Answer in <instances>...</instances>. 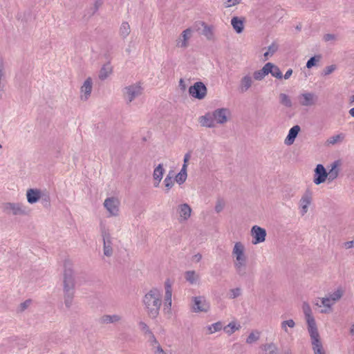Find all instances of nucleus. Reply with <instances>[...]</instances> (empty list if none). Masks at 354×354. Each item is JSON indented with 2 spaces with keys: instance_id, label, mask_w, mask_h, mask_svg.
<instances>
[{
  "instance_id": "nucleus-5",
  "label": "nucleus",
  "mask_w": 354,
  "mask_h": 354,
  "mask_svg": "<svg viewBox=\"0 0 354 354\" xmlns=\"http://www.w3.org/2000/svg\"><path fill=\"white\" fill-rule=\"evenodd\" d=\"M75 280L73 277V271L71 268V263L69 261L64 263V279H63V290H74Z\"/></svg>"
},
{
  "instance_id": "nucleus-49",
  "label": "nucleus",
  "mask_w": 354,
  "mask_h": 354,
  "mask_svg": "<svg viewBox=\"0 0 354 354\" xmlns=\"http://www.w3.org/2000/svg\"><path fill=\"white\" fill-rule=\"evenodd\" d=\"M164 183L166 187V192H168L174 185V181L170 176H166L164 180Z\"/></svg>"
},
{
  "instance_id": "nucleus-58",
  "label": "nucleus",
  "mask_w": 354,
  "mask_h": 354,
  "mask_svg": "<svg viewBox=\"0 0 354 354\" xmlns=\"http://www.w3.org/2000/svg\"><path fill=\"white\" fill-rule=\"evenodd\" d=\"M41 199L42 202L44 203V205L45 207H47L50 204V196L48 194H44L41 192V197L40 198Z\"/></svg>"
},
{
  "instance_id": "nucleus-34",
  "label": "nucleus",
  "mask_w": 354,
  "mask_h": 354,
  "mask_svg": "<svg viewBox=\"0 0 354 354\" xmlns=\"http://www.w3.org/2000/svg\"><path fill=\"white\" fill-rule=\"evenodd\" d=\"M150 340L151 342L154 354H167L158 344L154 335H151Z\"/></svg>"
},
{
  "instance_id": "nucleus-63",
  "label": "nucleus",
  "mask_w": 354,
  "mask_h": 354,
  "mask_svg": "<svg viewBox=\"0 0 354 354\" xmlns=\"http://www.w3.org/2000/svg\"><path fill=\"white\" fill-rule=\"evenodd\" d=\"M194 260L196 261V262H199L201 259H202V255L199 253L195 254L194 257Z\"/></svg>"
},
{
  "instance_id": "nucleus-51",
  "label": "nucleus",
  "mask_w": 354,
  "mask_h": 354,
  "mask_svg": "<svg viewBox=\"0 0 354 354\" xmlns=\"http://www.w3.org/2000/svg\"><path fill=\"white\" fill-rule=\"evenodd\" d=\"M224 207H225V201L221 198H218L216 201V203L215 205V211L217 213H219L223 209Z\"/></svg>"
},
{
  "instance_id": "nucleus-37",
  "label": "nucleus",
  "mask_w": 354,
  "mask_h": 354,
  "mask_svg": "<svg viewBox=\"0 0 354 354\" xmlns=\"http://www.w3.org/2000/svg\"><path fill=\"white\" fill-rule=\"evenodd\" d=\"M279 46L275 42H273L268 48V50L264 53L263 57L265 60L268 59V57L273 55L278 50Z\"/></svg>"
},
{
  "instance_id": "nucleus-24",
  "label": "nucleus",
  "mask_w": 354,
  "mask_h": 354,
  "mask_svg": "<svg viewBox=\"0 0 354 354\" xmlns=\"http://www.w3.org/2000/svg\"><path fill=\"white\" fill-rule=\"evenodd\" d=\"M122 320V317L119 315H104L100 318V323L105 324H115Z\"/></svg>"
},
{
  "instance_id": "nucleus-62",
  "label": "nucleus",
  "mask_w": 354,
  "mask_h": 354,
  "mask_svg": "<svg viewBox=\"0 0 354 354\" xmlns=\"http://www.w3.org/2000/svg\"><path fill=\"white\" fill-rule=\"evenodd\" d=\"M187 167H186L185 165H183L180 173L187 176Z\"/></svg>"
},
{
  "instance_id": "nucleus-41",
  "label": "nucleus",
  "mask_w": 354,
  "mask_h": 354,
  "mask_svg": "<svg viewBox=\"0 0 354 354\" xmlns=\"http://www.w3.org/2000/svg\"><path fill=\"white\" fill-rule=\"evenodd\" d=\"M223 328V324L221 322H216L209 325L207 327V330L209 334H212L214 333L220 331Z\"/></svg>"
},
{
  "instance_id": "nucleus-20",
  "label": "nucleus",
  "mask_w": 354,
  "mask_h": 354,
  "mask_svg": "<svg viewBox=\"0 0 354 354\" xmlns=\"http://www.w3.org/2000/svg\"><path fill=\"white\" fill-rule=\"evenodd\" d=\"M252 77L250 74L244 75L240 80L239 91L242 93L246 92L252 86Z\"/></svg>"
},
{
  "instance_id": "nucleus-29",
  "label": "nucleus",
  "mask_w": 354,
  "mask_h": 354,
  "mask_svg": "<svg viewBox=\"0 0 354 354\" xmlns=\"http://www.w3.org/2000/svg\"><path fill=\"white\" fill-rule=\"evenodd\" d=\"M231 24L234 30L239 34L241 33L244 29L243 21L238 17H234L231 19Z\"/></svg>"
},
{
  "instance_id": "nucleus-60",
  "label": "nucleus",
  "mask_w": 354,
  "mask_h": 354,
  "mask_svg": "<svg viewBox=\"0 0 354 354\" xmlns=\"http://www.w3.org/2000/svg\"><path fill=\"white\" fill-rule=\"evenodd\" d=\"M344 247L346 249L351 248L354 247V241H350L344 243Z\"/></svg>"
},
{
  "instance_id": "nucleus-55",
  "label": "nucleus",
  "mask_w": 354,
  "mask_h": 354,
  "mask_svg": "<svg viewBox=\"0 0 354 354\" xmlns=\"http://www.w3.org/2000/svg\"><path fill=\"white\" fill-rule=\"evenodd\" d=\"M187 177L186 176L180 174V172L175 176V180L177 183H178L179 185L185 182L186 179H187Z\"/></svg>"
},
{
  "instance_id": "nucleus-23",
  "label": "nucleus",
  "mask_w": 354,
  "mask_h": 354,
  "mask_svg": "<svg viewBox=\"0 0 354 354\" xmlns=\"http://www.w3.org/2000/svg\"><path fill=\"white\" fill-rule=\"evenodd\" d=\"M300 129H301L299 125H295L289 130L288 134L284 141L286 145H291L294 143Z\"/></svg>"
},
{
  "instance_id": "nucleus-30",
  "label": "nucleus",
  "mask_w": 354,
  "mask_h": 354,
  "mask_svg": "<svg viewBox=\"0 0 354 354\" xmlns=\"http://www.w3.org/2000/svg\"><path fill=\"white\" fill-rule=\"evenodd\" d=\"M235 270L240 277H246L247 275V267L246 261L243 262H234V263Z\"/></svg>"
},
{
  "instance_id": "nucleus-15",
  "label": "nucleus",
  "mask_w": 354,
  "mask_h": 354,
  "mask_svg": "<svg viewBox=\"0 0 354 354\" xmlns=\"http://www.w3.org/2000/svg\"><path fill=\"white\" fill-rule=\"evenodd\" d=\"M232 255L236 259L234 262H243L247 261V257L245 254V246L242 243H235L232 250Z\"/></svg>"
},
{
  "instance_id": "nucleus-17",
  "label": "nucleus",
  "mask_w": 354,
  "mask_h": 354,
  "mask_svg": "<svg viewBox=\"0 0 354 354\" xmlns=\"http://www.w3.org/2000/svg\"><path fill=\"white\" fill-rule=\"evenodd\" d=\"M93 88V81L91 77H88L83 83L82 86L80 88L81 92V100L86 101L87 100L91 93Z\"/></svg>"
},
{
  "instance_id": "nucleus-36",
  "label": "nucleus",
  "mask_w": 354,
  "mask_h": 354,
  "mask_svg": "<svg viewBox=\"0 0 354 354\" xmlns=\"http://www.w3.org/2000/svg\"><path fill=\"white\" fill-rule=\"evenodd\" d=\"M267 64L271 65L269 70V73H270L273 77L277 78V79H281L283 77L282 73L279 69V68L272 63L268 62Z\"/></svg>"
},
{
  "instance_id": "nucleus-53",
  "label": "nucleus",
  "mask_w": 354,
  "mask_h": 354,
  "mask_svg": "<svg viewBox=\"0 0 354 354\" xmlns=\"http://www.w3.org/2000/svg\"><path fill=\"white\" fill-rule=\"evenodd\" d=\"M103 0H94L93 6L91 8L92 15H94L102 6Z\"/></svg>"
},
{
  "instance_id": "nucleus-18",
  "label": "nucleus",
  "mask_w": 354,
  "mask_h": 354,
  "mask_svg": "<svg viewBox=\"0 0 354 354\" xmlns=\"http://www.w3.org/2000/svg\"><path fill=\"white\" fill-rule=\"evenodd\" d=\"M165 310H171V296H172V288L170 281L167 280L165 283Z\"/></svg>"
},
{
  "instance_id": "nucleus-22",
  "label": "nucleus",
  "mask_w": 354,
  "mask_h": 354,
  "mask_svg": "<svg viewBox=\"0 0 354 354\" xmlns=\"http://www.w3.org/2000/svg\"><path fill=\"white\" fill-rule=\"evenodd\" d=\"M341 165V161L339 160L334 161L331 164V169L327 172L328 177L327 179L329 182H331L336 179L339 175V167Z\"/></svg>"
},
{
  "instance_id": "nucleus-40",
  "label": "nucleus",
  "mask_w": 354,
  "mask_h": 354,
  "mask_svg": "<svg viewBox=\"0 0 354 354\" xmlns=\"http://www.w3.org/2000/svg\"><path fill=\"white\" fill-rule=\"evenodd\" d=\"M344 139V135L343 133H339L336 136L330 137L327 140V142L329 145H334L337 144V142H342Z\"/></svg>"
},
{
  "instance_id": "nucleus-42",
  "label": "nucleus",
  "mask_w": 354,
  "mask_h": 354,
  "mask_svg": "<svg viewBox=\"0 0 354 354\" xmlns=\"http://www.w3.org/2000/svg\"><path fill=\"white\" fill-rule=\"evenodd\" d=\"M260 338V333L258 331L252 332L246 339V343L248 344H252L257 341H258Z\"/></svg>"
},
{
  "instance_id": "nucleus-11",
  "label": "nucleus",
  "mask_w": 354,
  "mask_h": 354,
  "mask_svg": "<svg viewBox=\"0 0 354 354\" xmlns=\"http://www.w3.org/2000/svg\"><path fill=\"white\" fill-rule=\"evenodd\" d=\"M313 201V194L309 189H307L299 200V208L301 216L305 215L308 211V207Z\"/></svg>"
},
{
  "instance_id": "nucleus-1",
  "label": "nucleus",
  "mask_w": 354,
  "mask_h": 354,
  "mask_svg": "<svg viewBox=\"0 0 354 354\" xmlns=\"http://www.w3.org/2000/svg\"><path fill=\"white\" fill-rule=\"evenodd\" d=\"M302 310L307 322L308 331L311 339L314 353L325 354L322 344L320 341V337L318 333L317 324L315 318L313 316L312 310L310 305L307 302H304L302 304Z\"/></svg>"
},
{
  "instance_id": "nucleus-9",
  "label": "nucleus",
  "mask_w": 354,
  "mask_h": 354,
  "mask_svg": "<svg viewBox=\"0 0 354 354\" xmlns=\"http://www.w3.org/2000/svg\"><path fill=\"white\" fill-rule=\"evenodd\" d=\"M298 100L302 106H313L317 104L318 97L314 93L306 92L298 96Z\"/></svg>"
},
{
  "instance_id": "nucleus-64",
  "label": "nucleus",
  "mask_w": 354,
  "mask_h": 354,
  "mask_svg": "<svg viewBox=\"0 0 354 354\" xmlns=\"http://www.w3.org/2000/svg\"><path fill=\"white\" fill-rule=\"evenodd\" d=\"M179 86H180L181 89L185 90L186 86H185V82H184V80L183 79L180 80V81H179Z\"/></svg>"
},
{
  "instance_id": "nucleus-14",
  "label": "nucleus",
  "mask_w": 354,
  "mask_h": 354,
  "mask_svg": "<svg viewBox=\"0 0 354 354\" xmlns=\"http://www.w3.org/2000/svg\"><path fill=\"white\" fill-rule=\"evenodd\" d=\"M251 234L253 237L252 243L257 244L265 241L266 231L258 225H254L252 227Z\"/></svg>"
},
{
  "instance_id": "nucleus-54",
  "label": "nucleus",
  "mask_w": 354,
  "mask_h": 354,
  "mask_svg": "<svg viewBox=\"0 0 354 354\" xmlns=\"http://www.w3.org/2000/svg\"><path fill=\"white\" fill-rule=\"evenodd\" d=\"M241 294V290L239 288H236L230 290V298L235 299L239 297Z\"/></svg>"
},
{
  "instance_id": "nucleus-21",
  "label": "nucleus",
  "mask_w": 354,
  "mask_h": 354,
  "mask_svg": "<svg viewBox=\"0 0 354 354\" xmlns=\"http://www.w3.org/2000/svg\"><path fill=\"white\" fill-rule=\"evenodd\" d=\"M41 197V191L38 189H28L26 192V198L29 203H37Z\"/></svg>"
},
{
  "instance_id": "nucleus-32",
  "label": "nucleus",
  "mask_w": 354,
  "mask_h": 354,
  "mask_svg": "<svg viewBox=\"0 0 354 354\" xmlns=\"http://www.w3.org/2000/svg\"><path fill=\"white\" fill-rule=\"evenodd\" d=\"M74 290L64 291V304L67 308H70L73 304Z\"/></svg>"
},
{
  "instance_id": "nucleus-50",
  "label": "nucleus",
  "mask_w": 354,
  "mask_h": 354,
  "mask_svg": "<svg viewBox=\"0 0 354 354\" xmlns=\"http://www.w3.org/2000/svg\"><path fill=\"white\" fill-rule=\"evenodd\" d=\"M321 300H322V304L325 308H327L328 309H330L331 306L334 304V303H333L332 300L328 297V296L322 298Z\"/></svg>"
},
{
  "instance_id": "nucleus-57",
  "label": "nucleus",
  "mask_w": 354,
  "mask_h": 354,
  "mask_svg": "<svg viewBox=\"0 0 354 354\" xmlns=\"http://www.w3.org/2000/svg\"><path fill=\"white\" fill-rule=\"evenodd\" d=\"M241 0H225L224 6L225 8H230L239 4Z\"/></svg>"
},
{
  "instance_id": "nucleus-48",
  "label": "nucleus",
  "mask_w": 354,
  "mask_h": 354,
  "mask_svg": "<svg viewBox=\"0 0 354 354\" xmlns=\"http://www.w3.org/2000/svg\"><path fill=\"white\" fill-rule=\"evenodd\" d=\"M321 57V55H315L310 58L306 63V67L308 68H312L316 64L317 62H319L320 60Z\"/></svg>"
},
{
  "instance_id": "nucleus-35",
  "label": "nucleus",
  "mask_w": 354,
  "mask_h": 354,
  "mask_svg": "<svg viewBox=\"0 0 354 354\" xmlns=\"http://www.w3.org/2000/svg\"><path fill=\"white\" fill-rule=\"evenodd\" d=\"M344 291L342 288H338L334 292L328 294V297L332 300L333 303L339 301L344 295Z\"/></svg>"
},
{
  "instance_id": "nucleus-28",
  "label": "nucleus",
  "mask_w": 354,
  "mask_h": 354,
  "mask_svg": "<svg viewBox=\"0 0 354 354\" xmlns=\"http://www.w3.org/2000/svg\"><path fill=\"white\" fill-rule=\"evenodd\" d=\"M270 66L271 65H268L266 63L261 70L257 71L254 73V79L259 81L262 80L266 75L269 74V71H270L269 68Z\"/></svg>"
},
{
  "instance_id": "nucleus-47",
  "label": "nucleus",
  "mask_w": 354,
  "mask_h": 354,
  "mask_svg": "<svg viewBox=\"0 0 354 354\" xmlns=\"http://www.w3.org/2000/svg\"><path fill=\"white\" fill-rule=\"evenodd\" d=\"M32 300L31 299H27L25 301L21 303L17 308L18 313H22L25 311L31 304Z\"/></svg>"
},
{
  "instance_id": "nucleus-8",
  "label": "nucleus",
  "mask_w": 354,
  "mask_h": 354,
  "mask_svg": "<svg viewBox=\"0 0 354 354\" xmlns=\"http://www.w3.org/2000/svg\"><path fill=\"white\" fill-rule=\"evenodd\" d=\"M209 305L203 297H194L192 298V309L194 313L204 312L209 310Z\"/></svg>"
},
{
  "instance_id": "nucleus-16",
  "label": "nucleus",
  "mask_w": 354,
  "mask_h": 354,
  "mask_svg": "<svg viewBox=\"0 0 354 354\" xmlns=\"http://www.w3.org/2000/svg\"><path fill=\"white\" fill-rule=\"evenodd\" d=\"M328 175L324 167L321 164H318L315 169L314 183L316 185L323 183L327 179Z\"/></svg>"
},
{
  "instance_id": "nucleus-7",
  "label": "nucleus",
  "mask_w": 354,
  "mask_h": 354,
  "mask_svg": "<svg viewBox=\"0 0 354 354\" xmlns=\"http://www.w3.org/2000/svg\"><path fill=\"white\" fill-rule=\"evenodd\" d=\"M207 87L202 82H197L189 88V95L193 97L202 100L207 95Z\"/></svg>"
},
{
  "instance_id": "nucleus-46",
  "label": "nucleus",
  "mask_w": 354,
  "mask_h": 354,
  "mask_svg": "<svg viewBox=\"0 0 354 354\" xmlns=\"http://www.w3.org/2000/svg\"><path fill=\"white\" fill-rule=\"evenodd\" d=\"M5 76V66L3 59L0 57V91L3 88L2 80Z\"/></svg>"
},
{
  "instance_id": "nucleus-13",
  "label": "nucleus",
  "mask_w": 354,
  "mask_h": 354,
  "mask_svg": "<svg viewBox=\"0 0 354 354\" xmlns=\"http://www.w3.org/2000/svg\"><path fill=\"white\" fill-rule=\"evenodd\" d=\"M192 32L193 30L191 28L183 30L176 40V46L183 49L187 48L189 46V40L192 36Z\"/></svg>"
},
{
  "instance_id": "nucleus-2",
  "label": "nucleus",
  "mask_w": 354,
  "mask_h": 354,
  "mask_svg": "<svg viewBox=\"0 0 354 354\" xmlns=\"http://www.w3.org/2000/svg\"><path fill=\"white\" fill-rule=\"evenodd\" d=\"M144 309L149 317L156 319L162 306V294L157 288H152L142 298Z\"/></svg>"
},
{
  "instance_id": "nucleus-59",
  "label": "nucleus",
  "mask_w": 354,
  "mask_h": 354,
  "mask_svg": "<svg viewBox=\"0 0 354 354\" xmlns=\"http://www.w3.org/2000/svg\"><path fill=\"white\" fill-rule=\"evenodd\" d=\"M140 328L142 330L145 331V333H149L152 335L151 332L150 331L148 326L143 322H140L139 323Z\"/></svg>"
},
{
  "instance_id": "nucleus-52",
  "label": "nucleus",
  "mask_w": 354,
  "mask_h": 354,
  "mask_svg": "<svg viewBox=\"0 0 354 354\" xmlns=\"http://www.w3.org/2000/svg\"><path fill=\"white\" fill-rule=\"evenodd\" d=\"M323 39L324 41H335L337 40V35L335 34L328 33L324 35Z\"/></svg>"
},
{
  "instance_id": "nucleus-45",
  "label": "nucleus",
  "mask_w": 354,
  "mask_h": 354,
  "mask_svg": "<svg viewBox=\"0 0 354 354\" xmlns=\"http://www.w3.org/2000/svg\"><path fill=\"white\" fill-rule=\"evenodd\" d=\"M263 350L266 351H268V354H277L278 353L277 347L272 343L265 344L263 346Z\"/></svg>"
},
{
  "instance_id": "nucleus-61",
  "label": "nucleus",
  "mask_w": 354,
  "mask_h": 354,
  "mask_svg": "<svg viewBox=\"0 0 354 354\" xmlns=\"http://www.w3.org/2000/svg\"><path fill=\"white\" fill-rule=\"evenodd\" d=\"M292 74V70L291 68L288 69L284 75V79L288 80Z\"/></svg>"
},
{
  "instance_id": "nucleus-38",
  "label": "nucleus",
  "mask_w": 354,
  "mask_h": 354,
  "mask_svg": "<svg viewBox=\"0 0 354 354\" xmlns=\"http://www.w3.org/2000/svg\"><path fill=\"white\" fill-rule=\"evenodd\" d=\"M202 26H203V35L208 39L212 40L214 37V33L212 30V28L211 26H207L205 22L202 23Z\"/></svg>"
},
{
  "instance_id": "nucleus-33",
  "label": "nucleus",
  "mask_w": 354,
  "mask_h": 354,
  "mask_svg": "<svg viewBox=\"0 0 354 354\" xmlns=\"http://www.w3.org/2000/svg\"><path fill=\"white\" fill-rule=\"evenodd\" d=\"M279 103L286 108H292V102L290 96L286 93H280L279 95Z\"/></svg>"
},
{
  "instance_id": "nucleus-4",
  "label": "nucleus",
  "mask_w": 354,
  "mask_h": 354,
  "mask_svg": "<svg viewBox=\"0 0 354 354\" xmlns=\"http://www.w3.org/2000/svg\"><path fill=\"white\" fill-rule=\"evenodd\" d=\"M1 208L7 215L25 216L27 214L25 206L21 203H3Z\"/></svg>"
},
{
  "instance_id": "nucleus-3",
  "label": "nucleus",
  "mask_w": 354,
  "mask_h": 354,
  "mask_svg": "<svg viewBox=\"0 0 354 354\" xmlns=\"http://www.w3.org/2000/svg\"><path fill=\"white\" fill-rule=\"evenodd\" d=\"M142 91L143 88L138 83L125 86L122 89V95L126 104L129 105L136 98L142 95Z\"/></svg>"
},
{
  "instance_id": "nucleus-56",
  "label": "nucleus",
  "mask_w": 354,
  "mask_h": 354,
  "mask_svg": "<svg viewBox=\"0 0 354 354\" xmlns=\"http://www.w3.org/2000/svg\"><path fill=\"white\" fill-rule=\"evenodd\" d=\"M336 69V66L335 65H330V66H326L324 71H323V75H330V73H332Z\"/></svg>"
},
{
  "instance_id": "nucleus-44",
  "label": "nucleus",
  "mask_w": 354,
  "mask_h": 354,
  "mask_svg": "<svg viewBox=\"0 0 354 354\" xmlns=\"http://www.w3.org/2000/svg\"><path fill=\"white\" fill-rule=\"evenodd\" d=\"M240 327H241L240 325L236 326V324L234 322H230L227 326L224 327V330L228 335H232L236 330H239L240 328Z\"/></svg>"
},
{
  "instance_id": "nucleus-19",
  "label": "nucleus",
  "mask_w": 354,
  "mask_h": 354,
  "mask_svg": "<svg viewBox=\"0 0 354 354\" xmlns=\"http://www.w3.org/2000/svg\"><path fill=\"white\" fill-rule=\"evenodd\" d=\"M178 211L180 216V222L187 221L191 216L192 209L187 203L180 205Z\"/></svg>"
},
{
  "instance_id": "nucleus-6",
  "label": "nucleus",
  "mask_w": 354,
  "mask_h": 354,
  "mask_svg": "<svg viewBox=\"0 0 354 354\" xmlns=\"http://www.w3.org/2000/svg\"><path fill=\"white\" fill-rule=\"evenodd\" d=\"M101 235L103 239V252L106 257H111L113 255V248L111 236L109 229H107L104 225L101 224L100 225Z\"/></svg>"
},
{
  "instance_id": "nucleus-10",
  "label": "nucleus",
  "mask_w": 354,
  "mask_h": 354,
  "mask_svg": "<svg viewBox=\"0 0 354 354\" xmlns=\"http://www.w3.org/2000/svg\"><path fill=\"white\" fill-rule=\"evenodd\" d=\"M120 201L117 198L109 197L105 199L104 206L110 216H116L119 213Z\"/></svg>"
},
{
  "instance_id": "nucleus-43",
  "label": "nucleus",
  "mask_w": 354,
  "mask_h": 354,
  "mask_svg": "<svg viewBox=\"0 0 354 354\" xmlns=\"http://www.w3.org/2000/svg\"><path fill=\"white\" fill-rule=\"evenodd\" d=\"M281 328L284 330V332L288 333V328H294L295 326V322H294L293 319L286 320L281 322Z\"/></svg>"
},
{
  "instance_id": "nucleus-12",
  "label": "nucleus",
  "mask_w": 354,
  "mask_h": 354,
  "mask_svg": "<svg viewBox=\"0 0 354 354\" xmlns=\"http://www.w3.org/2000/svg\"><path fill=\"white\" fill-rule=\"evenodd\" d=\"M230 114V111L227 108L217 109L212 113L214 120L219 124L226 123L228 121Z\"/></svg>"
},
{
  "instance_id": "nucleus-25",
  "label": "nucleus",
  "mask_w": 354,
  "mask_h": 354,
  "mask_svg": "<svg viewBox=\"0 0 354 354\" xmlns=\"http://www.w3.org/2000/svg\"><path fill=\"white\" fill-rule=\"evenodd\" d=\"M198 121L202 127L208 128H213L215 127L213 115H210L209 113L201 116Z\"/></svg>"
},
{
  "instance_id": "nucleus-31",
  "label": "nucleus",
  "mask_w": 354,
  "mask_h": 354,
  "mask_svg": "<svg viewBox=\"0 0 354 354\" xmlns=\"http://www.w3.org/2000/svg\"><path fill=\"white\" fill-rule=\"evenodd\" d=\"M165 172V169L163 168V165L162 164H159L153 170V177L156 181H158V185H159L161 181L163 174Z\"/></svg>"
},
{
  "instance_id": "nucleus-39",
  "label": "nucleus",
  "mask_w": 354,
  "mask_h": 354,
  "mask_svg": "<svg viewBox=\"0 0 354 354\" xmlns=\"http://www.w3.org/2000/svg\"><path fill=\"white\" fill-rule=\"evenodd\" d=\"M130 26L128 22H123L120 28V35L122 38H126L130 33Z\"/></svg>"
},
{
  "instance_id": "nucleus-26",
  "label": "nucleus",
  "mask_w": 354,
  "mask_h": 354,
  "mask_svg": "<svg viewBox=\"0 0 354 354\" xmlns=\"http://www.w3.org/2000/svg\"><path fill=\"white\" fill-rule=\"evenodd\" d=\"M113 72V67L110 62H107L102 66L99 72V79L101 80H106Z\"/></svg>"
},
{
  "instance_id": "nucleus-27",
  "label": "nucleus",
  "mask_w": 354,
  "mask_h": 354,
  "mask_svg": "<svg viewBox=\"0 0 354 354\" xmlns=\"http://www.w3.org/2000/svg\"><path fill=\"white\" fill-rule=\"evenodd\" d=\"M185 279L190 284L194 285L198 283L200 276L194 270H188L185 272Z\"/></svg>"
}]
</instances>
